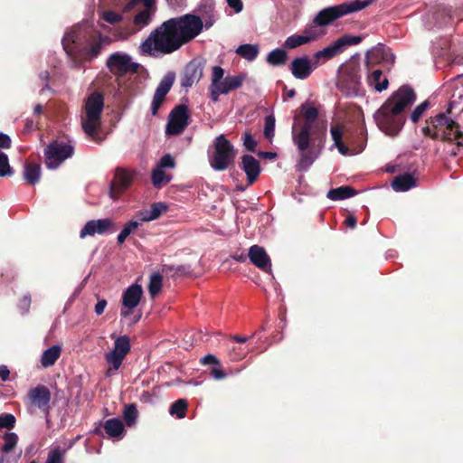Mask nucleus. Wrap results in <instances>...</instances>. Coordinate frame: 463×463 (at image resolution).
I'll return each instance as SVG.
<instances>
[{
    "label": "nucleus",
    "instance_id": "37998d69",
    "mask_svg": "<svg viewBox=\"0 0 463 463\" xmlns=\"http://www.w3.org/2000/svg\"><path fill=\"white\" fill-rule=\"evenodd\" d=\"M276 119L274 115H269L265 118L264 136L267 139L271 140L275 134Z\"/></svg>",
    "mask_w": 463,
    "mask_h": 463
},
{
    "label": "nucleus",
    "instance_id": "4be33fe9",
    "mask_svg": "<svg viewBox=\"0 0 463 463\" xmlns=\"http://www.w3.org/2000/svg\"><path fill=\"white\" fill-rule=\"evenodd\" d=\"M248 258L250 262L260 269L270 272L271 261L265 249L259 245H252L248 251Z\"/></svg>",
    "mask_w": 463,
    "mask_h": 463
},
{
    "label": "nucleus",
    "instance_id": "cd10ccee",
    "mask_svg": "<svg viewBox=\"0 0 463 463\" xmlns=\"http://www.w3.org/2000/svg\"><path fill=\"white\" fill-rule=\"evenodd\" d=\"M61 348L58 345H53L43 351L41 356V364L43 368L53 365L61 355Z\"/></svg>",
    "mask_w": 463,
    "mask_h": 463
},
{
    "label": "nucleus",
    "instance_id": "3c124183",
    "mask_svg": "<svg viewBox=\"0 0 463 463\" xmlns=\"http://www.w3.org/2000/svg\"><path fill=\"white\" fill-rule=\"evenodd\" d=\"M102 18L104 21L110 24H117L122 20V14L116 13L114 11H105L102 14Z\"/></svg>",
    "mask_w": 463,
    "mask_h": 463
},
{
    "label": "nucleus",
    "instance_id": "4d7b16f0",
    "mask_svg": "<svg viewBox=\"0 0 463 463\" xmlns=\"http://www.w3.org/2000/svg\"><path fill=\"white\" fill-rule=\"evenodd\" d=\"M211 374L215 380H223L227 377V373L223 372L220 364L212 368Z\"/></svg>",
    "mask_w": 463,
    "mask_h": 463
},
{
    "label": "nucleus",
    "instance_id": "f704fd0d",
    "mask_svg": "<svg viewBox=\"0 0 463 463\" xmlns=\"http://www.w3.org/2000/svg\"><path fill=\"white\" fill-rule=\"evenodd\" d=\"M138 411L135 403L125 405L123 410V419L128 427H133L137 423Z\"/></svg>",
    "mask_w": 463,
    "mask_h": 463
},
{
    "label": "nucleus",
    "instance_id": "1a4fd4ad",
    "mask_svg": "<svg viewBox=\"0 0 463 463\" xmlns=\"http://www.w3.org/2000/svg\"><path fill=\"white\" fill-rule=\"evenodd\" d=\"M235 157L236 149L234 146L224 135L217 136L213 141V151L208 153L211 167L214 171H225L234 163Z\"/></svg>",
    "mask_w": 463,
    "mask_h": 463
},
{
    "label": "nucleus",
    "instance_id": "9b49d317",
    "mask_svg": "<svg viewBox=\"0 0 463 463\" xmlns=\"http://www.w3.org/2000/svg\"><path fill=\"white\" fill-rule=\"evenodd\" d=\"M361 42V36L351 34L343 35L342 37L334 41L328 46L314 53L313 59L315 61V67H318L321 63L343 52L346 49V47L356 45Z\"/></svg>",
    "mask_w": 463,
    "mask_h": 463
},
{
    "label": "nucleus",
    "instance_id": "393cba45",
    "mask_svg": "<svg viewBox=\"0 0 463 463\" xmlns=\"http://www.w3.org/2000/svg\"><path fill=\"white\" fill-rule=\"evenodd\" d=\"M367 84L377 92H382L388 88L389 80L383 77V71L377 69L368 74Z\"/></svg>",
    "mask_w": 463,
    "mask_h": 463
},
{
    "label": "nucleus",
    "instance_id": "2f4dec72",
    "mask_svg": "<svg viewBox=\"0 0 463 463\" xmlns=\"http://www.w3.org/2000/svg\"><path fill=\"white\" fill-rule=\"evenodd\" d=\"M235 52L241 58L252 61L257 58L260 52V48L257 44L245 43L240 45L236 49Z\"/></svg>",
    "mask_w": 463,
    "mask_h": 463
},
{
    "label": "nucleus",
    "instance_id": "39448f33",
    "mask_svg": "<svg viewBox=\"0 0 463 463\" xmlns=\"http://www.w3.org/2000/svg\"><path fill=\"white\" fill-rule=\"evenodd\" d=\"M452 105L449 103L445 112L430 118L427 121L428 125L422 128L421 131L424 136L432 139L457 140L458 146H461L463 145V134L459 130V125L449 117Z\"/></svg>",
    "mask_w": 463,
    "mask_h": 463
},
{
    "label": "nucleus",
    "instance_id": "b1692460",
    "mask_svg": "<svg viewBox=\"0 0 463 463\" xmlns=\"http://www.w3.org/2000/svg\"><path fill=\"white\" fill-rule=\"evenodd\" d=\"M104 430L110 439H121L124 436V424L118 418L107 420L104 423Z\"/></svg>",
    "mask_w": 463,
    "mask_h": 463
},
{
    "label": "nucleus",
    "instance_id": "72a5a7b5",
    "mask_svg": "<svg viewBox=\"0 0 463 463\" xmlns=\"http://www.w3.org/2000/svg\"><path fill=\"white\" fill-rule=\"evenodd\" d=\"M151 178L154 186L157 188L161 187L163 184H168L172 179L171 175L166 174L165 169L157 166H155L152 170Z\"/></svg>",
    "mask_w": 463,
    "mask_h": 463
},
{
    "label": "nucleus",
    "instance_id": "a18cd8bd",
    "mask_svg": "<svg viewBox=\"0 0 463 463\" xmlns=\"http://www.w3.org/2000/svg\"><path fill=\"white\" fill-rule=\"evenodd\" d=\"M322 35V33L317 29V25L314 24L312 25L307 26L303 31L304 38L307 39V43L312 41L317 40Z\"/></svg>",
    "mask_w": 463,
    "mask_h": 463
},
{
    "label": "nucleus",
    "instance_id": "f03ea898",
    "mask_svg": "<svg viewBox=\"0 0 463 463\" xmlns=\"http://www.w3.org/2000/svg\"><path fill=\"white\" fill-rule=\"evenodd\" d=\"M303 122L292 126V142L297 147L299 159L296 165L299 172H307L319 157L326 141V126L319 124L318 109L311 101L304 102L299 108Z\"/></svg>",
    "mask_w": 463,
    "mask_h": 463
},
{
    "label": "nucleus",
    "instance_id": "49530a36",
    "mask_svg": "<svg viewBox=\"0 0 463 463\" xmlns=\"http://www.w3.org/2000/svg\"><path fill=\"white\" fill-rule=\"evenodd\" d=\"M15 417L11 413H4L0 415V430H11L14 427Z\"/></svg>",
    "mask_w": 463,
    "mask_h": 463
},
{
    "label": "nucleus",
    "instance_id": "f3484780",
    "mask_svg": "<svg viewBox=\"0 0 463 463\" xmlns=\"http://www.w3.org/2000/svg\"><path fill=\"white\" fill-rule=\"evenodd\" d=\"M116 229L114 222L109 218L90 220L80 230V237L83 239L87 236H94L95 234H111Z\"/></svg>",
    "mask_w": 463,
    "mask_h": 463
},
{
    "label": "nucleus",
    "instance_id": "c85d7f7f",
    "mask_svg": "<svg viewBox=\"0 0 463 463\" xmlns=\"http://www.w3.org/2000/svg\"><path fill=\"white\" fill-rule=\"evenodd\" d=\"M356 194V191L351 186L344 185L337 188L330 189L326 197L332 201H340L350 198Z\"/></svg>",
    "mask_w": 463,
    "mask_h": 463
},
{
    "label": "nucleus",
    "instance_id": "e433bc0d",
    "mask_svg": "<svg viewBox=\"0 0 463 463\" xmlns=\"http://www.w3.org/2000/svg\"><path fill=\"white\" fill-rule=\"evenodd\" d=\"M4 444L1 451L4 454L11 452L17 445L18 435L15 432H5L3 436Z\"/></svg>",
    "mask_w": 463,
    "mask_h": 463
},
{
    "label": "nucleus",
    "instance_id": "79ce46f5",
    "mask_svg": "<svg viewBox=\"0 0 463 463\" xmlns=\"http://www.w3.org/2000/svg\"><path fill=\"white\" fill-rule=\"evenodd\" d=\"M13 173L7 155L0 151V177L11 176Z\"/></svg>",
    "mask_w": 463,
    "mask_h": 463
},
{
    "label": "nucleus",
    "instance_id": "a878e982",
    "mask_svg": "<svg viewBox=\"0 0 463 463\" xmlns=\"http://www.w3.org/2000/svg\"><path fill=\"white\" fill-rule=\"evenodd\" d=\"M415 186H417L416 180L409 173L396 176L392 183V187L395 192H406Z\"/></svg>",
    "mask_w": 463,
    "mask_h": 463
},
{
    "label": "nucleus",
    "instance_id": "c03bdc74",
    "mask_svg": "<svg viewBox=\"0 0 463 463\" xmlns=\"http://www.w3.org/2000/svg\"><path fill=\"white\" fill-rule=\"evenodd\" d=\"M430 107V102L428 100H424L420 104H419L411 113L410 118L413 123H416L420 120L421 116Z\"/></svg>",
    "mask_w": 463,
    "mask_h": 463
},
{
    "label": "nucleus",
    "instance_id": "69168bd1",
    "mask_svg": "<svg viewBox=\"0 0 463 463\" xmlns=\"http://www.w3.org/2000/svg\"><path fill=\"white\" fill-rule=\"evenodd\" d=\"M137 216H138V218H139L141 222H146L154 221L152 216H151V214H150V213H149V209L139 212Z\"/></svg>",
    "mask_w": 463,
    "mask_h": 463
},
{
    "label": "nucleus",
    "instance_id": "052dcab7",
    "mask_svg": "<svg viewBox=\"0 0 463 463\" xmlns=\"http://www.w3.org/2000/svg\"><path fill=\"white\" fill-rule=\"evenodd\" d=\"M228 5L234 10L235 13H240L243 9L241 0H226Z\"/></svg>",
    "mask_w": 463,
    "mask_h": 463
},
{
    "label": "nucleus",
    "instance_id": "bb28decb",
    "mask_svg": "<svg viewBox=\"0 0 463 463\" xmlns=\"http://www.w3.org/2000/svg\"><path fill=\"white\" fill-rule=\"evenodd\" d=\"M246 78L247 74L244 72H241L236 75H228L223 79L220 86L223 90L224 93L228 94L232 90L241 88Z\"/></svg>",
    "mask_w": 463,
    "mask_h": 463
},
{
    "label": "nucleus",
    "instance_id": "a211bd4d",
    "mask_svg": "<svg viewBox=\"0 0 463 463\" xmlns=\"http://www.w3.org/2000/svg\"><path fill=\"white\" fill-rule=\"evenodd\" d=\"M204 61L193 59L184 67L181 77V87L189 89L198 83L203 75Z\"/></svg>",
    "mask_w": 463,
    "mask_h": 463
},
{
    "label": "nucleus",
    "instance_id": "ea45409f",
    "mask_svg": "<svg viewBox=\"0 0 463 463\" xmlns=\"http://www.w3.org/2000/svg\"><path fill=\"white\" fill-rule=\"evenodd\" d=\"M307 43V39L304 38L303 34H292L285 40L283 45L287 49H295Z\"/></svg>",
    "mask_w": 463,
    "mask_h": 463
},
{
    "label": "nucleus",
    "instance_id": "8fccbe9b",
    "mask_svg": "<svg viewBox=\"0 0 463 463\" xmlns=\"http://www.w3.org/2000/svg\"><path fill=\"white\" fill-rule=\"evenodd\" d=\"M156 166L162 169L174 168L175 166V158L170 154H166L160 158Z\"/></svg>",
    "mask_w": 463,
    "mask_h": 463
},
{
    "label": "nucleus",
    "instance_id": "bf43d9fd",
    "mask_svg": "<svg viewBox=\"0 0 463 463\" xmlns=\"http://www.w3.org/2000/svg\"><path fill=\"white\" fill-rule=\"evenodd\" d=\"M201 363L203 364H215V365H219V364H220V362L216 358V356L212 354H208L204 355L203 357H202Z\"/></svg>",
    "mask_w": 463,
    "mask_h": 463
},
{
    "label": "nucleus",
    "instance_id": "9d476101",
    "mask_svg": "<svg viewBox=\"0 0 463 463\" xmlns=\"http://www.w3.org/2000/svg\"><path fill=\"white\" fill-rule=\"evenodd\" d=\"M143 295V288L141 285L134 283L127 288L122 293V303L120 308V316L122 318H130L131 325L137 323L142 313H135V308L138 306Z\"/></svg>",
    "mask_w": 463,
    "mask_h": 463
},
{
    "label": "nucleus",
    "instance_id": "c756f323",
    "mask_svg": "<svg viewBox=\"0 0 463 463\" xmlns=\"http://www.w3.org/2000/svg\"><path fill=\"white\" fill-rule=\"evenodd\" d=\"M330 133H331L332 139L334 141L333 146L337 148L338 152L341 155L348 156L349 148L342 141V137H343L342 128L337 125H334L330 128Z\"/></svg>",
    "mask_w": 463,
    "mask_h": 463
},
{
    "label": "nucleus",
    "instance_id": "680f3d73",
    "mask_svg": "<svg viewBox=\"0 0 463 463\" xmlns=\"http://www.w3.org/2000/svg\"><path fill=\"white\" fill-rule=\"evenodd\" d=\"M39 78L41 80L44 81V86L43 87L41 92H43L44 90H50L51 88L49 86V83H48V80H49V78H50V73L48 71H43L42 72L39 73Z\"/></svg>",
    "mask_w": 463,
    "mask_h": 463
},
{
    "label": "nucleus",
    "instance_id": "6e6552de",
    "mask_svg": "<svg viewBox=\"0 0 463 463\" xmlns=\"http://www.w3.org/2000/svg\"><path fill=\"white\" fill-rule=\"evenodd\" d=\"M373 2V0H354L323 8L313 19V24L320 27H325L344 15L367 7Z\"/></svg>",
    "mask_w": 463,
    "mask_h": 463
},
{
    "label": "nucleus",
    "instance_id": "7ed1b4c3",
    "mask_svg": "<svg viewBox=\"0 0 463 463\" xmlns=\"http://www.w3.org/2000/svg\"><path fill=\"white\" fill-rule=\"evenodd\" d=\"M109 42V37L88 21L68 29L61 40L62 47L75 68L96 59L100 54L103 44Z\"/></svg>",
    "mask_w": 463,
    "mask_h": 463
},
{
    "label": "nucleus",
    "instance_id": "20e7f679",
    "mask_svg": "<svg viewBox=\"0 0 463 463\" xmlns=\"http://www.w3.org/2000/svg\"><path fill=\"white\" fill-rule=\"evenodd\" d=\"M415 100L416 94L410 86L399 88L373 114L379 129L387 136H397L405 123L403 110Z\"/></svg>",
    "mask_w": 463,
    "mask_h": 463
},
{
    "label": "nucleus",
    "instance_id": "dca6fc26",
    "mask_svg": "<svg viewBox=\"0 0 463 463\" xmlns=\"http://www.w3.org/2000/svg\"><path fill=\"white\" fill-rule=\"evenodd\" d=\"M175 80V73L174 71L166 72L164 77L161 79L159 84L157 85L156 91L153 96V99L151 102V114L156 116L161 105L163 104L165 96L170 91L174 82Z\"/></svg>",
    "mask_w": 463,
    "mask_h": 463
},
{
    "label": "nucleus",
    "instance_id": "5701e85b",
    "mask_svg": "<svg viewBox=\"0 0 463 463\" xmlns=\"http://www.w3.org/2000/svg\"><path fill=\"white\" fill-rule=\"evenodd\" d=\"M240 167L245 173L249 185L258 179L261 172L260 162L254 156L248 154L241 156Z\"/></svg>",
    "mask_w": 463,
    "mask_h": 463
},
{
    "label": "nucleus",
    "instance_id": "2eb2a0df",
    "mask_svg": "<svg viewBox=\"0 0 463 463\" xmlns=\"http://www.w3.org/2000/svg\"><path fill=\"white\" fill-rule=\"evenodd\" d=\"M130 348V340L128 335H120L115 339L113 349L105 354V360L111 365L113 371L119 369Z\"/></svg>",
    "mask_w": 463,
    "mask_h": 463
},
{
    "label": "nucleus",
    "instance_id": "603ef678",
    "mask_svg": "<svg viewBox=\"0 0 463 463\" xmlns=\"http://www.w3.org/2000/svg\"><path fill=\"white\" fill-rule=\"evenodd\" d=\"M224 76V70L221 66H214L213 68V73H212V82L211 84H217L220 85L222 81L223 80Z\"/></svg>",
    "mask_w": 463,
    "mask_h": 463
},
{
    "label": "nucleus",
    "instance_id": "c9c22d12",
    "mask_svg": "<svg viewBox=\"0 0 463 463\" xmlns=\"http://www.w3.org/2000/svg\"><path fill=\"white\" fill-rule=\"evenodd\" d=\"M66 450L59 446L52 448L48 452L45 463H65Z\"/></svg>",
    "mask_w": 463,
    "mask_h": 463
},
{
    "label": "nucleus",
    "instance_id": "6ab92c4d",
    "mask_svg": "<svg viewBox=\"0 0 463 463\" xmlns=\"http://www.w3.org/2000/svg\"><path fill=\"white\" fill-rule=\"evenodd\" d=\"M133 178V172L118 168L116 170L114 179L110 184V197L113 200H117L119 197V195L131 184Z\"/></svg>",
    "mask_w": 463,
    "mask_h": 463
},
{
    "label": "nucleus",
    "instance_id": "f257e3e1",
    "mask_svg": "<svg viewBox=\"0 0 463 463\" xmlns=\"http://www.w3.org/2000/svg\"><path fill=\"white\" fill-rule=\"evenodd\" d=\"M198 10L202 16L185 14L164 21L141 42L139 53L156 59L170 55L210 29L216 22L213 5H200Z\"/></svg>",
    "mask_w": 463,
    "mask_h": 463
},
{
    "label": "nucleus",
    "instance_id": "ddd939ff",
    "mask_svg": "<svg viewBox=\"0 0 463 463\" xmlns=\"http://www.w3.org/2000/svg\"><path fill=\"white\" fill-rule=\"evenodd\" d=\"M106 66L113 75L121 77L129 71L136 72L140 64L133 61L128 53L116 52L108 57Z\"/></svg>",
    "mask_w": 463,
    "mask_h": 463
},
{
    "label": "nucleus",
    "instance_id": "4c0bfd02",
    "mask_svg": "<svg viewBox=\"0 0 463 463\" xmlns=\"http://www.w3.org/2000/svg\"><path fill=\"white\" fill-rule=\"evenodd\" d=\"M187 410V402L184 399H179L172 403L169 413L177 419H184Z\"/></svg>",
    "mask_w": 463,
    "mask_h": 463
},
{
    "label": "nucleus",
    "instance_id": "473e14b6",
    "mask_svg": "<svg viewBox=\"0 0 463 463\" xmlns=\"http://www.w3.org/2000/svg\"><path fill=\"white\" fill-rule=\"evenodd\" d=\"M288 55L285 50L276 48L269 52L267 56V62L272 66H281L287 61Z\"/></svg>",
    "mask_w": 463,
    "mask_h": 463
},
{
    "label": "nucleus",
    "instance_id": "423d86ee",
    "mask_svg": "<svg viewBox=\"0 0 463 463\" xmlns=\"http://www.w3.org/2000/svg\"><path fill=\"white\" fill-rule=\"evenodd\" d=\"M103 109V95L98 91L90 93L85 100L84 114L81 116V128L87 137L95 138L98 136Z\"/></svg>",
    "mask_w": 463,
    "mask_h": 463
},
{
    "label": "nucleus",
    "instance_id": "864d4df0",
    "mask_svg": "<svg viewBox=\"0 0 463 463\" xmlns=\"http://www.w3.org/2000/svg\"><path fill=\"white\" fill-rule=\"evenodd\" d=\"M243 146L246 150L250 152H255L257 146V141L250 133H245L243 137Z\"/></svg>",
    "mask_w": 463,
    "mask_h": 463
},
{
    "label": "nucleus",
    "instance_id": "a19ab883",
    "mask_svg": "<svg viewBox=\"0 0 463 463\" xmlns=\"http://www.w3.org/2000/svg\"><path fill=\"white\" fill-rule=\"evenodd\" d=\"M162 288V276L159 273H154L149 279L148 291L152 297L158 294Z\"/></svg>",
    "mask_w": 463,
    "mask_h": 463
},
{
    "label": "nucleus",
    "instance_id": "412c9836",
    "mask_svg": "<svg viewBox=\"0 0 463 463\" xmlns=\"http://www.w3.org/2000/svg\"><path fill=\"white\" fill-rule=\"evenodd\" d=\"M317 68L315 61L306 55L295 58L290 65L291 73L298 80L307 79Z\"/></svg>",
    "mask_w": 463,
    "mask_h": 463
},
{
    "label": "nucleus",
    "instance_id": "338daca9",
    "mask_svg": "<svg viewBox=\"0 0 463 463\" xmlns=\"http://www.w3.org/2000/svg\"><path fill=\"white\" fill-rule=\"evenodd\" d=\"M10 371L5 364L0 365V378L3 382H6L9 379Z\"/></svg>",
    "mask_w": 463,
    "mask_h": 463
},
{
    "label": "nucleus",
    "instance_id": "0eeeda50",
    "mask_svg": "<svg viewBox=\"0 0 463 463\" xmlns=\"http://www.w3.org/2000/svg\"><path fill=\"white\" fill-rule=\"evenodd\" d=\"M361 66L355 62L343 64L339 69L338 90L346 97H360L365 94L362 85Z\"/></svg>",
    "mask_w": 463,
    "mask_h": 463
},
{
    "label": "nucleus",
    "instance_id": "aec40b11",
    "mask_svg": "<svg viewBox=\"0 0 463 463\" xmlns=\"http://www.w3.org/2000/svg\"><path fill=\"white\" fill-rule=\"evenodd\" d=\"M27 398L32 405L48 413L50 410L51 392L45 385H37L32 388Z\"/></svg>",
    "mask_w": 463,
    "mask_h": 463
},
{
    "label": "nucleus",
    "instance_id": "09e8293b",
    "mask_svg": "<svg viewBox=\"0 0 463 463\" xmlns=\"http://www.w3.org/2000/svg\"><path fill=\"white\" fill-rule=\"evenodd\" d=\"M167 210V205L164 203H155L151 205L149 213L153 220H156L165 211Z\"/></svg>",
    "mask_w": 463,
    "mask_h": 463
},
{
    "label": "nucleus",
    "instance_id": "58836bf2",
    "mask_svg": "<svg viewBox=\"0 0 463 463\" xmlns=\"http://www.w3.org/2000/svg\"><path fill=\"white\" fill-rule=\"evenodd\" d=\"M152 20V13L148 10H142L137 13L134 17V24L138 30L146 27Z\"/></svg>",
    "mask_w": 463,
    "mask_h": 463
},
{
    "label": "nucleus",
    "instance_id": "f8f14e48",
    "mask_svg": "<svg viewBox=\"0 0 463 463\" xmlns=\"http://www.w3.org/2000/svg\"><path fill=\"white\" fill-rule=\"evenodd\" d=\"M74 146L71 143L53 141L44 149L45 165L48 169H57L62 162L71 157Z\"/></svg>",
    "mask_w": 463,
    "mask_h": 463
},
{
    "label": "nucleus",
    "instance_id": "0e129e2a",
    "mask_svg": "<svg viewBox=\"0 0 463 463\" xmlns=\"http://www.w3.org/2000/svg\"><path fill=\"white\" fill-rule=\"evenodd\" d=\"M11 146V138L7 134L0 132V147L9 148Z\"/></svg>",
    "mask_w": 463,
    "mask_h": 463
},
{
    "label": "nucleus",
    "instance_id": "13d9d810",
    "mask_svg": "<svg viewBox=\"0 0 463 463\" xmlns=\"http://www.w3.org/2000/svg\"><path fill=\"white\" fill-rule=\"evenodd\" d=\"M31 305V296L29 294L24 295L23 299L20 301L18 307L23 313H27Z\"/></svg>",
    "mask_w": 463,
    "mask_h": 463
},
{
    "label": "nucleus",
    "instance_id": "e2e57ef3",
    "mask_svg": "<svg viewBox=\"0 0 463 463\" xmlns=\"http://www.w3.org/2000/svg\"><path fill=\"white\" fill-rule=\"evenodd\" d=\"M107 300L106 299H99L96 305H95V307H94V311L96 313V315L98 316H100L103 314L106 307H107Z\"/></svg>",
    "mask_w": 463,
    "mask_h": 463
},
{
    "label": "nucleus",
    "instance_id": "4468645a",
    "mask_svg": "<svg viewBox=\"0 0 463 463\" xmlns=\"http://www.w3.org/2000/svg\"><path fill=\"white\" fill-rule=\"evenodd\" d=\"M189 124L188 108L180 104L175 106L169 114L166 124L165 133L169 136H175L182 133Z\"/></svg>",
    "mask_w": 463,
    "mask_h": 463
},
{
    "label": "nucleus",
    "instance_id": "7c9ffc66",
    "mask_svg": "<svg viewBox=\"0 0 463 463\" xmlns=\"http://www.w3.org/2000/svg\"><path fill=\"white\" fill-rule=\"evenodd\" d=\"M24 180L30 184H35L41 178V166L38 164H28L24 166Z\"/></svg>",
    "mask_w": 463,
    "mask_h": 463
},
{
    "label": "nucleus",
    "instance_id": "6e6d98bb",
    "mask_svg": "<svg viewBox=\"0 0 463 463\" xmlns=\"http://www.w3.org/2000/svg\"><path fill=\"white\" fill-rule=\"evenodd\" d=\"M140 225H141L140 222L131 220L124 225V227L121 231L124 232V234H126L128 237Z\"/></svg>",
    "mask_w": 463,
    "mask_h": 463
},
{
    "label": "nucleus",
    "instance_id": "5fc2aeb1",
    "mask_svg": "<svg viewBox=\"0 0 463 463\" xmlns=\"http://www.w3.org/2000/svg\"><path fill=\"white\" fill-rule=\"evenodd\" d=\"M209 90L210 99L213 102H217L219 100L220 95L225 94L222 87L217 84H211Z\"/></svg>",
    "mask_w": 463,
    "mask_h": 463
},
{
    "label": "nucleus",
    "instance_id": "774afa93",
    "mask_svg": "<svg viewBox=\"0 0 463 463\" xmlns=\"http://www.w3.org/2000/svg\"><path fill=\"white\" fill-rule=\"evenodd\" d=\"M173 9H181L184 6V0H166Z\"/></svg>",
    "mask_w": 463,
    "mask_h": 463
},
{
    "label": "nucleus",
    "instance_id": "de8ad7c7",
    "mask_svg": "<svg viewBox=\"0 0 463 463\" xmlns=\"http://www.w3.org/2000/svg\"><path fill=\"white\" fill-rule=\"evenodd\" d=\"M190 266L188 265H179V266H170V265H165L163 267V271L164 272H168V271H172L174 270L177 275V276H183V275H187V273L190 272Z\"/></svg>",
    "mask_w": 463,
    "mask_h": 463
}]
</instances>
